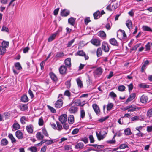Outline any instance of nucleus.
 I'll return each instance as SVG.
<instances>
[{
  "label": "nucleus",
  "instance_id": "6ab92c4d",
  "mask_svg": "<svg viewBox=\"0 0 152 152\" xmlns=\"http://www.w3.org/2000/svg\"><path fill=\"white\" fill-rule=\"evenodd\" d=\"M98 35L103 39H105L106 37L105 33L103 31H100Z\"/></svg>",
  "mask_w": 152,
  "mask_h": 152
},
{
  "label": "nucleus",
  "instance_id": "9d476101",
  "mask_svg": "<svg viewBox=\"0 0 152 152\" xmlns=\"http://www.w3.org/2000/svg\"><path fill=\"white\" fill-rule=\"evenodd\" d=\"M109 42L113 46H118L119 45L118 43L114 38L110 39L109 40Z\"/></svg>",
  "mask_w": 152,
  "mask_h": 152
},
{
  "label": "nucleus",
  "instance_id": "393cba45",
  "mask_svg": "<svg viewBox=\"0 0 152 152\" xmlns=\"http://www.w3.org/2000/svg\"><path fill=\"white\" fill-rule=\"evenodd\" d=\"M68 121L70 124H72L74 122V118L73 115H70L69 116L68 118Z\"/></svg>",
  "mask_w": 152,
  "mask_h": 152
},
{
  "label": "nucleus",
  "instance_id": "79ce46f5",
  "mask_svg": "<svg viewBox=\"0 0 152 152\" xmlns=\"http://www.w3.org/2000/svg\"><path fill=\"white\" fill-rule=\"evenodd\" d=\"M102 51L101 48H98L97 50L96 54L98 57H99L102 55Z\"/></svg>",
  "mask_w": 152,
  "mask_h": 152
},
{
  "label": "nucleus",
  "instance_id": "ea45409f",
  "mask_svg": "<svg viewBox=\"0 0 152 152\" xmlns=\"http://www.w3.org/2000/svg\"><path fill=\"white\" fill-rule=\"evenodd\" d=\"M85 52L83 50H81L77 51L75 54V56H83L85 55Z\"/></svg>",
  "mask_w": 152,
  "mask_h": 152
},
{
  "label": "nucleus",
  "instance_id": "2f4dec72",
  "mask_svg": "<svg viewBox=\"0 0 152 152\" xmlns=\"http://www.w3.org/2000/svg\"><path fill=\"white\" fill-rule=\"evenodd\" d=\"M1 144L2 146H5L8 144V141L6 138H4L1 140Z\"/></svg>",
  "mask_w": 152,
  "mask_h": 152
},
{
  "label": "nucleus",
  "instance_id": "f8f14e48",
  "mask_svg": "<svg viewBox=\"0 0 152 152\" xmlns=\"http://www.w3.org/2000/svg\"><path fill=\"white\" fill-rule=\"evenodd\" d=\"M69 14V11L66 10L65 9L62 10L61 12V15L63 17L67 16Z\"/></svg>",
  "mask_w": 152,
  "mask_h": 152
},
{
  "label": "nucleus",
  "instance_id": "4c0bfd02",
  "mask_svg": "<svg viewBox=\"0 0 152 152\" xmlns=\"http://www.w3.org/2000/svg\"><path fill=\"white\" fill-rule=\"evenodd\" d=\"M56 123L57 126L56 129L59 131H60L63 129V127L61 124L58 121H56Z\"/></svg>",
  "mask_w": 152,
  "mask_h": 152
},
{
  "label": "nucleus",
  "instance_id": "c85d7f7f",
  "mask_svg": "<svg viewBox=\"0 0 152 152\" xmlns=\"http://www.w3.org/2000/svg\"><path fill=\"white\" fill-rule=\"evenodd\" d=\"M8 137L10 139L12 143H15L16 142V140L13 137L12 134L11 133L9 134Z\"/></svg>",
  "mask_w": 152,
  "mask_h": 152
},
{
  "label": "nucleus",
  "instance_id": "338daca9",
  "mask_svg": "<svg viewBox=\"0 0 152 152\" xmlns=\"http://www.w3.org/2000/svg\"><path fill=\"white\" fill-rule=\"evenodd\" d=\"M64 149L67 151L71 150L72 149L71 146L69 145H65L64 147Z\"/></svg>",
  "mask_w": 152,
  "mask_h": 152
},
{
  "label": "nucleus",
  "instance_id": "a19ab883",
  "mask_svg": "<svg viewBox=\"0 0 152 152\" xmlns=\"http://www.w3.org/2000/svg\"><path fill=\"white\" fill-rule=\"evenodd\" d=\"M96 134L98 140H101L103 139L104 138V137L103 135L101 134V133L100 132L98 133L97 132H96Z\"/></svg>",
  "mask_w": 152,
  "mask_h": 152
},
{
  "label": "nucleus",
  "instance_id": "f704fd0d",
  "mask_svg": "<svg viewBox=\"0 0 152 152\" xmlns=\"http://www.w3.org/2000/svg\"><path fill=\"white\" fill-rule=\"evenodd\" d=\"M6 51V49L4 47L0 46V55H3Z\"/></svg>",
  "mask_w": 152,
  "mask_h": 152
},
{
  "label": "nucleus",
  "instance_id": "5fc2aeb1",
  "mask_svg": "<svg viewBox=\"0 0 152 152\" xmlns=\"http://www.w3.org/2000/svg\"><path fill=\"white\" fill-rule=\"evenodd\" d=\"M54 140H46V142H45V144L47 145H50L54 142L53 141Z\"/></svg>",
  "mask_w": 152,
  "mask_h": 152
},
{
  "label": "nucleus",
  "instance_id": "20e7f679",
  "mask_svg": "<svg viewBox=\"0 0 152 152\" xmlns=\"http://www.w3.org/2000/svg\"><path fill=\"white\" fill-rule=\"evenodd\" d=\"M103 72L102 69L101 67L97 68L94 72V75L99 76L102 74Z\"/></svg>",
  "mask_w": 152,
  "mask_h": 152
},
{
  "label": "nucleus",
  "instance_id": "dca6fc26",
  "mask_svg": "<svg viewBox=\"0 0 152 152\" xmlns=\"http://www.w3.org/2000/svg\"><path fill=\"white\" fill-rule=\"evenodd\" d=\"M76 18L71 17L68 19V23L70 25L74 26L75 24Z\"/></svg>",
  "mask_w": 152,
  "mask_h": 152
},
{
  "label": "nucleus",
  "instance_id": "c756f323",
  "mask_svg": "<svg viewBox=\"0 0 152 152\" xmlns=\"http://www.w3.org/2000/svg\"><path fill=\"white\" fill-rule=\"evenodd\" d=\"M84 146V144L82 142H79L77 143L75 146V148L76 149H81L83 148Z\"/></svg>",
  "mask_w": 152,
  "mask_h": 152
},
{
  "label": "nucleus",
  "instance_id": "39448f33",
  "mask_svg": "<svg viewBox=\"0 0 152 152\" xmlns=\"http://www.w3.org/2000/svg\"><path fill=\"white\" fill-rule=\"evenodd\" d=\"M101 41L97 39H94L91 41V43L96 46H99L101 44Z\"/></svg>",
  "mask_w": 152,
  "mask_h": 152
},
{
  "label": "nucleus",
  "instance_id": "e2e57ef3",
  "mask_svg": "<svg viewBox=\"0 0 152 152\" xmlns=\"http://www.w3.org/2000/svg\"><path fill=\"white\" fill-rule=\"evenodd\" d=\"M64 95L69 97L71 96V93L68 90H66L64 93Z\"/></svg>",
  "mask_w": 152,
  "mask_h": 152
},
{
  "label": "nucleus",
  "instance_id": "0e129e2a",
  "mask_svg": "<svg viewBox=\"0 0 152 152\" xmlns=\"http://www.w3.org/2000/svg\"><path fill=\"white\" fill-rule=\"evenodd\" d=\"M42 132L43 133V134L45 136H46V137L48 136V133L47 131H46L45 127L42 128Z\"/></svg>",
  "mask_w": 152,
  "mask_h": 152
},
{
  "label": "nucleus",
  "instance_id": "37998d69",
  "mask_svg": "<svg viewBox=\"0 0 152 152\" xmlns=\"http://www.w3.org/2000/svg\"><path fill=\"white\" fill-rule=\"evenodd\" d=\"M124 132L125 134L126 135H130L132 134L130 129L129 128L125 129L124 130Z\"/></svg>",
  "mask_w": 152,
  "mask_h": 152
},
{
  "label": "nucleus",
  "instance_id": "5701e85b",
  "mask_svg": "<svg viewBox=\"0 0 152 152\" xmlns=\"http://www.w3.org/2000/svg\"><path fill=\"white\" fill-rule=\"evenodd\" d=\"M77 83L78 87L81 88L83 87V84L82 81L79 78H77L76 80Z\"/></svg>",
  "mask_w": 152,
  "mask_h": 152
},
{
  "label": "nucleus",
  "instance_id": "c03bdc74",
  "mask_svg": "<svg viewBox=\"0 0 152 152\" xmlns=\"http://www.w3.org/2000/svg\"><path fill=\"white\" fill-rule=\"evenodd\" d=\"M113 106L112 103H108L107 106V111H110Z\"/></svg>",
  "mask_w": 152,
  "mask_h": 152
},
{
  "label": "nucleus",
  "instance_id": "09e8293b",
  "mask_svg": "<svg viewBox=\"0 0 152 152\" xmlns=\"http://www.w3.org/2000/svg\"><path fill=\"white\" fill-rule=\"evenodd\" d=\"M44 121L42 117H41L39 119L38 124L39 126H42L43 125Z\"/></svg>",
  "mask_w": 152,
  "mask_h": 152
},
{
  "label": "nucleus",
  "instance_id": "774afa93",
  "mask_svg": "<svg viewBox=\"0 0 152 152\" xmlns=\"http://www.w3.org/2000/svg\"><path fill=\"white\" fill-rule=\"evenodd\" d=\"M63 128L66 130H67L69 128V126L68 124L66 123L62 124Z\"/></svg>",
  "mask_w": 152,
  "mask_h": 152
},
{
  "label": "nucleus",
  "instance_id": "0eeeda50",
  "mask_svg": "<svg viewBox=\"0 0 152 152\" xmlns=\"http://www.w3.org/2000/svg\"><path fill=\"white\" fill-rule=\"evenodd\" d=\"M92 107L96 114L98 115L100 112L98 106L96 104H92Z\"/></svg>",
  "mask_w": 152,
  "mask_h": 152
},
{
  "label": "nucleus",
  "instance_id": "72a5a7b5",
  "mask_svg": "<svg viewBox=\"0 0 152 152\" xmlns=\"http://www.w3.org/2000/svg\"><path fill=\"white\" fill-rule=\"evenodd\" d=\"M20 107L21 111H25L28 109V106L26 104H23L22 105L20 106Z\"/></svg>",
  "mask_w": 152,
  "mask_h": 152
},
{
  "label": "nucleus",
  "instance_id": "4d7b16f0",
  "mask_svg": "<svg viewBox=\"0 0 152 152\" xmlns=\"http://www.w3.org/2000/svg\"><path fill=\"white\" fill-rule=\"evenodd\" d=\"M139 86L140 87L144 88H148L149 87V85L147 84H140Z\"/></svg>",
  "mask_w": 152,
  "mask_h": 152
},
{
  "label": "nucleus",
  "instance_id": "69168bd1",
  "mask_svg": "<svg viewBox=\"0 0 152 152\" xmlns=\"http://www.w3.org/2000/svg\"><path fill=\"white\" fill-rule=\"evenodd\" d=\"M79 131V129L76 128L73 130L72 132V134L73 135L77 134L78 133Z\"/></svg>",
  "mask_w": 152,
  "mask_h": 152
},
{
  "label": "nucleus",
  "instance_id": "6e6d98bb",
  "mask_svg": "<svg viewBox=\"0 0 152 152\" xmlns=\"http://www.w3.org/2000/svg\"><path fill=\"white\" fill-rule=\"evenodd\" d=\"M75 40V39H73L70 41L67 44V47H71L72 46V44L74 42Z\"/></svg>",
  "mask_w": 152,
  "mask_h": 152
},
{
  "label": "nucleus",
  "instance_id": "4be33fe9",
  "mask_svg": "<svg viewBox=\"0 0 152 152\" xmlns=\"http://www.w3.org/2000/svg\"><path fill=\"white\" fill-rule=\"evenodd\" d=\"M142 29L144 31H148L152 32V29L151 28L147 26H143L142 27Z\"/></svg>",
  "mask_w": 152,
  "mask_h": 152
},
{
  "label": "nucleus",
  "instance_id": "052dcab7",
  "mask_svg": "<svg viewBox=\"0 0 152 152\" xmlns=\"http://www.w3.org/2000/svg\"><path fill=\"white\" fill-rule=\"evenodd\" d=\"M1 31H5L8 32L9 31V30L8 27L4 26H2Z\"/></svg>",
  "mask_w": 152,
  "mask_h": 152
},
{
  "label": "nucleus",
  "instance_id": "e433bc0d",
  "mask_svg": "<svg viewBox=\"0 0 152 152\" xmlns=\"http://www.w3.org/2000/svg\"><path fill=\"white\" fill-rule=\"evenodd\" d=\"M9 42H7L5 41H3L1 43V46L4 47L5 48H7L9 46Z\"/></svg>",
  "mask_w": 152,
  "mask_h": 152
},
{
  "label": "nucleus",
  "instance_id": "58836bf2",
  "mask_svg": "<svg viewBox=\"0 0 152 152\" xmlns=\"http://www.w3.org/2000/svg\"><path fill=\"white\" fill-rule=\"evenodd\" d=\"M70 81L71 80H68L65 82V85L66 86V88L68 89L69 88L71 87V83Z\"/></svg>",
  "mask_w": 152,
  "mask_h": 152
},
{
  "label": "nucleus",
  "instance_id": "4468645a",
  "mask_svg": "<svg viewBox=\"0 0 152 152\" xmlns=\"http://www.w3.org/2000/svg\"><path fill=\"white\" fill-rule=\"evenodd\" d=\"M135 96L136 95L135 93H133L131 94L129 96V97L127 99L126 102L128 103L132 101L135 98Z\"/></svg>",
  "mask_w": 152,
  "mask_h": 152
},
{
  "label": "nucleus",
  "instance_id": "680f3d73",
  "mask_svg": "<svg viewBox=\"0 0 152 152\" xmlns=\"http://www.w3.org/2000/svg\"><path fill=\"white\" fill-rule=\"evenodd\" d=\"M120 31L121 32V35L123 36L122 38L123 39H125L127 37L126 35L125 31L124 30H120Z\"/></svg>",
  "mask_w": 152,
  "mask_h": 152
},
{
  "label": "nucleus",
  "instance_id": "a18cd8bd",
  "mask_svg": "<svg viewBox=\"0 0 152 152\" xmlns=\"http://www.w3.org/2000/svg\"><path fill=\"white\" fill-rule=\"evenodd\" d=\"M81 103V101L79 99H75L73 102V103L77 106L80 105Z\"/></svg>",
  "mask_w": 152,
  "mask_h": 152
},
{
  "label": "nucleus",
  "instance_id": "bb28decb",
  "mask_svg": "<svg viewBox=\"0 0 152 152\" xmlns=\"http://www.w3.org/2000/svg\"><path fill=\"white\" fill-rule=\"evenodd\" d=\"M21 100L23 102H26L28 101V99L26 95H24L21 97Z\"/></svg>",
  "mask_w": 152,
  "mask_h": 152
},
{
  "label": "nucleus",
  "instance_id": "473e14b6",
  "mask_svg": "<svg viewBox=\"0 0 152 152\" xmlns=\"http://www.w3.org/2000/svg\"><path fill=\"white\" fill-rule=\"evenodd\" d=\"M15 66L18 70H20L22 69V67L19 62H16L15 64Z\"/></svg>",
  "mask_w": 152,
  "mask_h": 152
},
{
  "label": "nucleus",
  "instance_id": "f257e3e1",
  "mask_svg": "<svg viewBox=\"0 0 152 152\" xmlns=\"http://www.w3.org/2000/svg\"><path fill=\"white\" fill-rule=\"evenodd\" d=\"M58 98L59 99L56 101L55 104V106L56 107L59 108L61 107L63 105L62 99H63V95L61 94H59Z\"/></svg>",
  "mask_w": 152,
  "mask_h": 152
},
{
  "label": "nucleus",
  "instance_id": "423d86ee",
  "mask_svg": "<svg viewBox=\"0 0 152 152\" xmlns=\"http://www.w3.org/2000/svg\"><path fill=\"white\" fill-rule=\"evenodd\" d=\"M15 136L18 139H22L23 137V134L19 130H17L16 132Z\"/></svg>",
  "mask_w": 152,
  "mask_h": 152
},
{
  "label": "nucleus",
  "instance_id": "c9c22d12",
  "mask_svg": "<svg viewBox=\"0 0 152 152\" xmlns=\"http://www.w3.org/2000/svg\"><path fill=\"white\" fill-rule=\"evenodd\" d=\"M80 118L83 119L85 116V113L84 110L82 108H80Z\"/></svg>",
  "mask_w": 152,
  "mask_h": 152
},
{
  "label": "nucleus",
  "instance_id": "6e6552de",
  "mask_svg": "<svg viewBox=\"0 0 152 152\" xmlns=\"http://www.w3.org/2000/svg\"><path fill=\"white\" fill-rule=\"evenodd\" d=\"M66 70L67 68L64 65L61 66L59 69V72L62 75L66 74Z\"/></svg>",
  "mask_w": 152,
  "mask_h": 152
},
{
  "label": "nucleus",
  "instance_id": "aec40b11",
  "mask_svg": "<svg viewBox=\"0 0 152 152\" xmlns=\"http://www.w3.org/2000/svg\"><path fill=\"white\" fill-rule=\"evenodd\" d=\"M36 137L38 140H40L43 139L44 136L40 132H38L36 134Z\"/></svg>",
  "mask_w": 152,
  "mask_h": 152
},
{
  "label": "nucleus",
  "instance_id": "2eb2a0df",
  "mask_svg": "<svg viewBox=\"0 0 152 152\" xmlns=\"http://www.w3.org/2000/svg\"><path fill=\"white\" fill-rule=\"evenodd\" d=\"M50 76L51 79L53 81L56 82L58 81V78L56 75L53 72H51L49 74Z\"/></svg>",
  "mask_w": 152,
  "mask_h": 152
},
{
  "label": "nucleus",
  "instance_id": "de8ad7c7",
  "mask_svg": "<svg viewBox=\"0 0 152 152\" xmlns=\"http://www.w3.org/2000/svg\"><path fill=\"white\" fill-rule=\"evenodd\" d=\"M126 148H129V147L127 145L125 144H121L119 146V148L120 149H124Z\"/></svg>",
  "mask_w": 152,
  "mask_h": 152
},
{
  "label": "nucleus",
  "instance_id": "864d4df0",
  "mask_svg": "<svg viewBox=\"0 0 152 152\" xmlns=\"http://www.w3.org/2000/svg\"><path fill=\"white\" fill-rule=\"evenodd\" d=\"M125 88V87L123 85L120 86L118 87V90L120 91H124Z\"/></svg>",
  "mask_w": 152,
  "mask_h": 152
},
{
  "label": "nucleus",
  "instance_id": "bf43d9fd",
  "mask_svg": "<svg viewBox=\"0 0 152 152\" xmlns=\"http://www.w3.org/2000/svg\"><path fill=\"white\" fill-rule=\"evenodd\" d=\"M116 142V140L115 139H113L112 138V140H107L106 141V142L107 143L110 144H114Z\"/></svg>",
  "mask_w": 152,
  "mask_h": 152
},
{
  "label": "nucleus",
  "instance_id": "603ef678",
  "mask_svg": "<svg viewBox=\"0 0 152 152\" xmlns=\"http://www.w3.org/2000/svg\"><path fill=\"white\" fill-rule=\"evenodd\" d=\"M146 51H148L150 50V48H151V44L150 42H148L147 44L145 45V46Z\"/></svg>",
  "mask_w": 152,
  "mask_h": 152
},
{
  "label": "nucleus",
  "instance_id": "f3484780",
  "mask_svg": "<svg viewBox=\"0 0 152 152\" xmlns=\"http://www.w3.org/2000/svg\"><path fill=\"white\" fill-rule=\"evenodd\" d=\"M126 25L128 28L130 30L132 28V24L131 20H127L126 22Z\"/></svg>",
  "mask_w": 152,
  "mask_h": 152
},
{
  "label": "nucleus",
  "instance_id": "b1692460",
  "mask_svg": "<svg viewBox=\"0 0 152 152\" xmlns=\"http://www.w3.org/2000/svg\"><path fill=\"white\" fill-rule=\"evenodd\" d=\"M94 19H98L100 17V12L99 11H97L93 14Z\"/></svg>",
  "mask_w": 152,
  "mask_h": 152
},
{
  "label": "nucleus",
  "instance_id": "7c9ffc66",
  "mask_svg": "<svg viewBox=\"0 0 152 152\" xmlns=\"http://www.w3.org/2000/svg\"><path fill=\"white\" fill-rule=\"evenodd\" d=\"M12 127L14 129L17 130L20 128V126L18 123H15L13 124Z\"/></svg>",
  "mask_w": 152,
  "mask_h": 152
},
{
  "label": "nucleus",
  "instance_id": "1a4fd4ad",
  "mask_svg": "<svg viewBox=\"0 0 152 152\" xmlns=\"http://www.w3.org/2000/svg\"><path fill=\"white\" fill-rule=\"evenodd\" d=\"M26 129L29 133L31 134L33 132L34 127L32 124L27 125L26 127Z\"/></svg>",
  "mask_w": 152,
  "mask_h": 152
},
{
  "label": "nucleus",
  "instance_id": "9b49d317",
  "mask_svg": "<svg viewBox=\"0 0 152 152\" xmlns=\"http://www.w3.org/2000/svg\"><path fill=\"white\" fill-rule=\"evenodd\" d=\"M130 106H131L132 107L128 110V112H129L137 111L141 108L140 107H136V106L134 105H130Z\"/></svg>",
  "mask_w": 152,
  "mask_h": 152
},
{
  "label": "nucleus",
  "instance_id": "a878e982",
  "mask_svg": "<svg viewBox=\"0 0 152 152\" xmlns=\"http://www.w3.org/2000/svg\"><path fill=\"white\" fill-rule=\"evenodd\" d=\"M57 34V33H54L50 36L48 39V41L50 42L53 40L55 38Z\"/></svg>",
  "mask_w": 152,
  "mask_h": 152
},
{
  "label": "nucleus",
  "instance_id": "3c124183",
  "mask_svg": "<svg viewBox=\"0 0 152 152\" xmlns=\"http://www.w3.org/2000/svg\"><path fill=\"white\" fill-rule=\"evenodd\" d=\"M147 115L149 117H152V108L149 109L147 112Z\"/></svg>",
  "mask_w": 152,
  "mask_h": 152
},
{
  "label": "nucleus",
  "instance_id": "ddd939ff",
  "mask_svg": "<svg viewBox=\"0 0 152 152\" xmlns=\"http://www.w3.org/2000/svg\"><path fill=\"white\" fill-rule=\"evenodd\" d=\"M148 101V97L145 95H142L140 98V101L143 103H146Z\"/></svg>",
  "mask_w": 152,
  "mask_h": 152
},
{
  "label": "nucleus",
  "instance_id": "8fccbe9b",
  "mask_svg": "<svg viewBox=\"0 0 152 152\" xmlns=\"http://www.w3.org/2000/svg\"><path fill=\"white\" fill-rule=\"evenodd\" d=\"M141 45L140 43L138 44L135 45L133 47H132L131 49L132 51H135L137 50V49Z\"/></svg>",
  "mask_w": 152,
  "mask_h": 152
},
{
  "label": "nucleus",
  "instance_id": "412c9836",
  "mask_svg": "<svg viewBox=\"0 0 152 152\" xmlns=\"http://www.w3.org/2000/svg\"><path fill=\"white\" fill-rule=\"evenodd\" d=\"M65 64L66 65L69 67H70L71 66V59L70 58H68L66 59L65 60Z\"/></svg>",
  "mask_w": 152,
  "mask_h": 152
},
{
  "label": "nucleus",
  "instance_id": "13d9d810",
  "mask_svg": "<svg viewBox=\"0 0 152 152\" xmlns=\"http://www.w3.org/2000/svg\"><path fill=\"white\" fill-rule=\"evenodd\" d=\"M26 120V118L24 116H22L20 118V122L23 124L26 123L25 121Z\"/></svg>",
  "mask_w": 152,
  "mask_h": 152
},
{
  "label": "nucleus",
  "instance_id": "f03ea898",
  "mask_svg": "<svg viewBox=\"0 0 152 152\" xmlns=\"http://www.w3.org/2000/svg\"><path fill=\"white\" fill-rule=\"evenodd\" d=\"M110 48V46L106 42L103 41L102 42V48L105 52H108Z\"/></svg>",
  "mask_w": 152,
  "mask_h": 152
},
{
  "label": "nucleus",
  "instance_id": "cd10ccee",
  "mask_svg": "<svg viewBox=\"0 0 152 152\" xmlns=\"http://www.w3.org/2000/svg\"><path fill=\"white\" fill-rule=\"evenodd\" d=\"M28 150L31 152H37V148L34 146H31L28 148Z\"/></svg>",
  "mask_w": 152,
  "mask_h": 152
},
{
  "label": "nucleus",
  "instance_id": "7ed1b4c3",
  "mask_svg": "<svg viewBox=\"0 0 152 152\" xmlns=\"http://www.w3.org/2000/svg\"><path fill=\"white\" fill-rule=\"evenodd\" d=\"M67 118V116L66 114H63L59 117L58 120L61 124H63L66 122Z\"/></svg>",
  "mask_w": 152,
  "mask_h": 152
},
{
  "label": "nucleus",
  "instance_id": "a211bd4d",
  "mask_svg": "<svg viewBox=\"0 0 152 152\" xmlns=\"http://www.w3.org/2000/svg\"><path fill=\"white\" fill-rule=\"evenodd\" d=\"M69 111L71 113H75L78 111V108L76 107L72 106L69 108Z\"/></svg>",
  "mask_w": 152,
  "mask_h": 152
},
{
  "label": "nucleus",
  "instance_id": "49530a36",
  "mask_svg": "<svg viewBox=\"0 0 152 152\" xmlns=\"http://www.w3.org/2000/svg\"><path fill=\"white\" fill-rule=\"evenodd\" d=\"M64 56V54L62 52H58L56 53L55 56L57 58L61 57Z\"/></svg>",
  "mask_w": 152,
  "mask_h": 152
}]
</instances>
